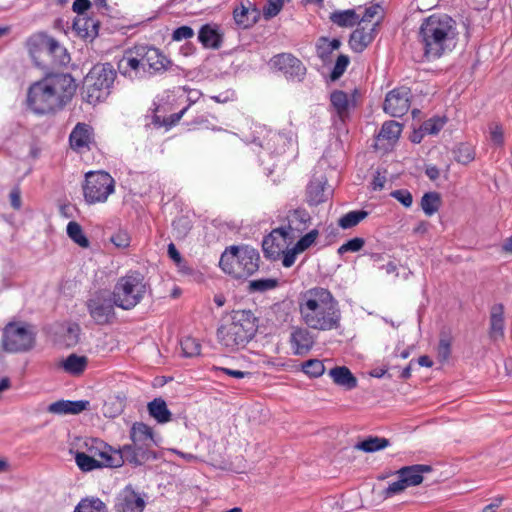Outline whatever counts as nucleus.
<instances>
[{"mask_svg":"<svg viewBox=\"0 0 512 512\" xmlns=\"http://www.w3.org/2000/svg\"><path fill=\"white\" fill-rule=\"evenodd\" d=\"M257 322L258 319L250 310L234 311L231 322L217 330L220 344L230 352L245 348L257 332Z\"/></svg>","mask_w":512,"mask_h":512,"instance_id":"5","label":"nucleus"},{"mask_svg":"<svg viewBox=\"0 0 512 512\" xmlns=\"http://www.w3.org/2000/svg\"><path fill=\"white\" fill-rule=\"evenodd\" d=\"M350 63V59L347 55H339L337 60H336V63L332 69V72L330 74V78L332 81H335L337 79H339L343 73L346 71L348 65Z\"/></svg>","mask_w":512,"mask_h":512,"instance_id":"51","label":"nucleus"},{"mask_svg":"<svg viewBox=\"0 0 512 512\" xmlns=\"http://www.w3.org/2000/svg\"><path fill=\"white\" fill-rule=\"evenodd\" d=\"M86 453L107 468H118L123 465L120 452L98 438L85 442Z\"/></svg>","mask_w":512,"mask_h":512,"instance_id":"15","label":"nucleus"},{"mask_svg":"<svg viewBox=\"0 0 512 512\" xmlns=\"http://www.w3.org/2000/svg\"><path fill=\"white\" fill-rule=\"evenodd\" d=\"M299 312L302 321L310 329L331 331L341 326L339 302L326 288L308 289L299 302Z\"/></svg>","mask_w":512,"mask_h":512,"instance_id":"3","label":"nucleus"},{"mask_svg":"<svg viewBox=\"0 0 512 512\" xmlns=\"http://www.w3.org/2000/svg\"><path fill=\"white\" fill-rule=\"evenodd\" d=\"M67 235L71 240H73L77 245L82 248H88L90 242L88 238L85 236L81 225L75 221H70L67 225Z\"/></svg>","mask_w":512,"mask_h":512,"instance_id":"42","label":"nucleus"},{"mask_svg":"<svg viewBox=\"0 0 512 512\" xmlns=\"http://www.w3.org/2000/svg\"><path fill=\"white\" fill-rule=\"evenodd\" d=\"M130 439L132 442H148L156 444L151 427L143 422H135L130 429Z\"/></svg>","mask_w":512,"mask_h":512,"instance_id":"34","label":"nucleus"},{"mask_svg":"<svg viewBox=\"0 0 512 512\" xmlns=\"http://www.w3.org/2000/svg\"><path fill=\"white\" fill-rule=\"evenodd\" d=\"M454 157L458 163L467 165L475 159V150L468 143H460L454 150Z\"/></svg>","mask_w":512,"mask_h":512,"instance_id":"44","label":"nucleus"},{"mask_svg":"<svg viewBox=\"0 0 512 512\" xmlns=\"http://www.w3.org/2000/svg\"><path fill=\"white\" fill-rule=\"evenodd\" d=\"M90 403L87 400H59L51 403L47 410L50 413L58 414V415H66V414H79L82 411L88 409Z\"/></svg>","mask_w":512,"mask_h":512,"instance_id":"26","label":"nucleus"},{"mask_svg":"<svg viewBox=\"0 0 512 512\" xmlns=\"http://www.w3.org/2000/svg\"><path fill=\"white\" fill-rule=\"evenodd\" d=\"M505 318L504 306L501 303L494 304L490 309V328L489 335L493 340L504 336Z\"/></svg>","mask_w":512,"mask_h":512,"instance_id":"29","label":"nucleus"},{"mask_svg":"<svg viewBox=\"0 0 512 512\" xmlns=\"http://www.w3.org/2000/svg\"><path fill=\"white\" fill-rule=\"evenodd\" d=\"M390 445V441L384 437L369 436L364 440L358 442L355 448L367 453H373L379 450H383Z\"/></svg>","mask_w":512,"mask_h":512,"instance_id":"37","label":"nucleus"},{"mask_svg":"<svg viewBox=\"0 0 512 512\" xmlns=\"http://www.w3.org/2000/svg\"><path fill=\"white\" fill-rule=\"evenodd\" d=\"M319 230L312 229L308 231L306 234H302L298 241L293 245L292 248L285 254L284 259L282 260V265L285 268H290L296 261V257L298 254L305 252L309 249L313 244H315L317 238L319 237Z\"/></svg>","mask_w":512,"mask_h":512,"instance_id":"21","label":"nucleus"},{"mask_svg":"<svg viewBox=\"0 0 512 512\" xmlns=\"http://www.w3.org/2000/svg\"><path fill=\"white\" fill-rule=\"evenodd\" d=\"M270 65L281 72L287 81L300 83L304 80L307 68L303 62L291 53H279L270 60Z\"/></svg>","mask_w":512,"mask_h":512,"instance_id":"13","label":"nucleus"},{"mask_svg":"<svg viewBox=\"0 0 512 512\" xmlns=\"http://www.w3.org/2000/svg\"><path fill=\"white\" fill-rule=\"evenodd\" d=\"M380 9L379 5H372L365 9L363 16L358 21V25H367V24H376L378 25V21L373 22V19L378 14Z\"/></svg>","mask_w":512,"mask_h":512,"instance_id":"54","label":"nucleus"},{"mask_svg":"<svg viewBox=\"0 0 512 512\" xmlns=\"http://www.w3.org/2000/svg\"><path fill=\"white\" fill-rule=\"evenodd\" d=\"M402 132V126L393 120H389L383 123L381 130L377 136V138L388 140V141H396Z\"/></svg>","mask_w":512,"mask_h":512,"instance_id":"41","label":"nucleus"},{"mask_svg":"<svg viewBox=\"0 0 512 512\" xmlns=\"http://www.w3.org/2000/svg\"><path fill=\"white\" fill-rule=\"evenodd\" d=\"M9 198H10V203H11V206L16 209V210H19L21 208V191L18 187H15L11 190L10 194H9Z\"/></svg>","mask_w":512,"mask_h":512,"instance_id":"62","label":"nucleus"},{"mask_svg":"<svg viewBox=\"0 0 512 512\" xmlns=\"http://www.w3.org/2000/svg\"><path fill=\"white\" fill-rule=\"evenodd\" d=\"M215 370L237 379L251 377L252 375V373L249 371L234 370L225 367H215Z\"/></svg>","mask_w":512,"mask_h":512,"instance_id":"60","label":"nucleus"},{"mask_svg":"<svg viewBox=\"0 0 512 512\" xmlns=\"http://www.w3.org/2000/svg\"><path fill=\"white\" fill-rule=\"evenodd\" d=\"M441 204L440 194L434 191L424 193L420 202V206L427 216H432L438 212Z\"/></svg>","mask_w":512,"mask_h":512,"instance_id":"38","label":"nucleus"},{"mask_svg":"<svg viewBox=\"0 0 512 512\" xmlns=\"http://www.w3.org/2000/svg\"><path fill=\"white\" fill-rule=\"evenodd\" d=\"M489 133L490 139L495 145L500 147L504 145V132L500 123L489 124Z\"/></svg>","mask_w":512,"mask_h":512,"instance_id":"52","label":"nucleus"},{"mask_svg":"<svg viewBox=\"0 0 512 512\" xmlns=\"http://www.w3.org/2000/svg\"><path fill=\"white\" fill-rule=\"evenodd\" d=\"M302 371L312 378L320 377L325 372V366L321 360L309 359L302 363Z\"/></svg>","mask_w":512,"mask_h":512,"instance_id":"47","label":"nucleus"},{"mask_svg":"<svg viewBox=\"0 0 512 512\" xmlns=\"http://www.w3.org/2000/svg\"><path fill=\"white\" fill-rule=\"evenodd\" d=\"M431 471L432 467L425 464H415L400 468L395 472L399 479L389 484L383 492L384 497L390 498L403 492L407 487H413L421 484L424 479L423 474Z\"/></svg>","mask_w":512,"mask_h":512,"instance_id":"11","label":"nucleus"},{"mask_svg":"<svg viewBox=\"0 0 512 512\" xmlns=\"http://www.w3.org/2000/svg\"><path fill=\"white\" fill-rule=\"evenodd\" d=\"M279 281L274 278L257 279L249 282L248 289L250 292H266L278 287Z\"/></svg>","mask_w":512,"mask_h":512,"instance_id":"45","label":"nucleus"},{"mask_svg":"<svg viewBox=\"0 0 512 512\" xmlns=\"http://www.w3.org/2000/svg\"><path fill=\"white\" fill-rule=\"evenodd\" d=\"M451 354V342L448 338H441L437 347V356L441 362L447 361Z\"/></svg>","mask_w":512,"mask_h":512,"instance_id":"56","label":"nucleus"},{"mask_svg":"<svg viewBox=\"0 0 512 512\" xmlns=\"http://www.w3.org/2000/svg\"><path fill=\"white\" fill-rule=\"evenodd\" d=\"M198 40L207 49H219L222 46L223 34L216 24H204L198 32Z\"/></svg>","mask_w":512,"mask_h":512,"instance_id":"25","label":"nucleus"},{"mask_svg":"<svg viewBox=\"0 0 512 512\" xmlns=\"http://www.w3.org/2000/svg\"><path fill=\"white\" fill-rule=\"evenodd\" d=\"M365 245V239L361 237H355L344 244H342L338 249L337 253L338 255L342 256L343 254L347 252H358L360 251Z\"/></svg>","mask_w":512,"mask_h":512,"instance_id":"49","label":"nucleus"},{"mask_svg":"<svg viewBox=\"0 0 512 512\" xmlns=\"http://www.w3.org/2000/svg\"><path fill=\"white\" fill-rule=\"evenodd\" d=\"M149 415L158 423L165 424L171 421L172 413L168 409L165 400L161 397L155 398L147 405Z\"/></svg>","mask_w":512,"mask_h":512,"instance_id":"32","label":"nucleus"},{"mask_svg":"<svg viewBox=\"0 0 512 512\" xmlns=\"http://www.w3.org/2000/svg\"><path fill=\"white\" fill-rule=\"evenodd\" d=\"M292 242L285 227L275 228L262 241L264 256L272 261L283 260Z\"/></svg>","mask_w":512,"mask_h":512,"instance_id":"14","label":"nucleus"},{"mask_svg":"<svg viewBox=\"0 0 512 512\" xmlns=\"http://www.w3.org/2000/svg\"><path fill=\"white\" fill-rule=\"evenodd\" d=\"M180 346L185 357H194L200 354L201 345L196 338L186 336L181 339Z\"/></svg>","mask_w":512,"mask_h":512,"instance_id":"46","label":"nucleus"},{"mask_svg":"<svg viewBox=\"0 0 512 512\" xmlns=\"http://www.w3.org/2000/svg\"><path fill=\"white\" fill-rule=\"evenodd\" d=\"M88 366V358L84 355L80 356L75 353L68 355L60 363V367L72 376H80Z\"/></svg>","mask_w":512,"mask_h":512,"instance_id":"31","label":"nucleus"},{"mask_svg":"<svg viewBox=\"0 0 512 512\" xmlns=\"http://www.w3.org/2000/svg\"><path fill=\"white\" fill-rule=\"evenodd\" d=\"M76 88L77 84L71 74H48L29 86L27 107L37 115L56 113L72 100Z\"/></svg>","mask_w":512,"mask_h":512,"instance_id":"1","label":"nucleus"},{"mask_svg":"<svg viewBox=\"0 0 512 512\" xmlns=\"http://www.w3.org/2000/svg\"><path fill=\"white\" fill-rule=\"evenodd\" d=\"M36 331L26 322H9L3 329L2 346L7 352H26L35 345Z\"/></svg>","mask_w":512,"mask_h":512,"instance_id":"9","label":"nucleus"},{"mask_svg":"<svg viewBox=\"0 0 512 512\" xmlns=\"http://www.w3.org/2000/svg\"><path fill=\"white\" fill-rule=\"evenodd\" d=\"M289 343L294 355L303 356L311 351L315 344V337L308 327H292Z\"/></svg>","mask_w":512,"mask_h":512,"instance_id":"19","label":"nucleus"},{"mask_svg":"<svg viewBox=\"0 0 512 512\" xmlns=\"http://www.w3.org/2000/svg\"><path fill=\"white\" fill-rule=\"evenodd\" d=\"M92 141L91 127L85 123H78L69 136L70 146L73 150L81 151L84 148L89 149Z\"/></svg>","mask_w":512,"mask_h":512,"instance_id":"27","label":"nucleus"},{"mask_svg":"<svg viewBox=\"0 0 512 512\" xmlns=\"http://www.w3.org/2000/svg\"><path fill=\"white\" fill-rule=\"evenodd\" d=\"M91 7V2L89 0H74L73 2V11L78 14L85 13Z\"/></svg>","mask_w":512,"mask_h":512,"instance_id":"64","label":"nucleus"},{"mask_svg":"<svg viewBox=\"0 0 512 512\" xmlns=\"http://www.w3.org/2000/svg\"><path fill=\"white\" fill-rule=\"evenodd\" d=\"M260 254L248 245H232L225 249L219 261L224 273L235 279H247L259 269Z\"/></svg>","mask_w":512,"mask_h":512,"instance_id":"6","label":"nucleus"},{"mask_svg":"<svg viewBox=\"0 0 512 512\" xmlns=\"http://www.w3.org/2000/svg\"><path fill=\"white\" fill-rule=\"evenodd\" d=\"M116 76L111 63L95 64L84 78L83 99L89 104L106 100L111 94Z\"/></svg>","mask_w":512,"mask_h":512,"instance_id":"7","label":"nucleus"},{"mask_svg":"<svg viewBox=\"0 0 512 512\" xmlns=\"http://www.w3.org/2000/svg\"><path fill=\"white\" fill-rule=\"evenodd\" d=\"M47 60V65L50 64L53 67L65 66L70 61V56L60 43L54 50L53 54Z\"/></svg>","mask_w":512,"mask_h":512,"instance_id":"48","label":"nucleus"},{"mask_svg":"<svg viewBox=\"0 0 512 512\" xmlns=\"http://www.w3.org/2000/svg\"><path fill=\"white\" fill-rule=\"evenodd\" d=\"M117 452H120L123 464L127 462L133 466H141L157 458L156 452L150 447L122 446Z\"/></svg>","mask_w":512,"mask_h":512,"instance_id":"20","label":"nucleus"},{"mask_svg":"<svg viewBox=\"0 0 512 512\" xmlns=\"http://www.w3.org/2000/svg\"><path fill=\"white\" fill-rule=\"evenodd\" d=\"M328 375L331 377L334 384L344 388L345 390H352L358 385L357 378L346 366H336L329 370Z\"/></svg>","mask_w":512,"mask_h":512,"instance_id":"30","label":"nucleus"},{"mask_svg":"<svg viewBox=\"0 0 512 512\" xmlns=\"http://www.w3.org/2000/svg\"><path fill=\"white\" fill-rule=\"evenodd\" d=\"M286 232L290 235V240L300 237L308 230L312 223L310 213L304 208H296L288 211L286 215Z\"/></svg>","mask_w":512,"mask_h":512,"instance_id":"18","label":"nucleus"},{"mask_svg":"<svg viewBox=\"0 0 512 512\" xmlns=\"http://www.w3.org/2000/svg\"><path fill=\"white\" fill-rule=\"evenodd\" d=\"M81 332V328L78 324H70L65 333V339L67 342V345L72 346L76 345L79 341V335Z\"/></svg>","mask_w":512,"mask_h":512,"instance_id":"57","label":"nucleus"},{"mask_svg":"<svg viewBox=\"0 0 512 512\" xmlns=\"http://www.w3.org/2000/svg\"><path fill=\"white\" fill-rule=\"evenodd\" d=\"M113 296L107 291H97L86 301L89 315L97 325H107L115 318Z\"/></svg>","mask_w":512,"mask_h":512,"instance_id":"12","label":"nucleus"},{"mask_svg":"<svg viewBox=\"0 0 512 512\" xmlns=\"http://www.w3.org/2000/svg\"><path fill=\"white\" fill-rule=\"evenodd\" d=\"M317 56L322 60L326 61L330 58L332 51L328 45V38L321 37L316 44Z\"/></svg>","mask_w":512,"mask_h":512,"instance_id":"55","label":"nucleus"},{"mask_svg":"<svg viewBox=\"0 0 512 512\" xmlns=\"http://www.w3.org/2000/svg\"><path fill=\"white\" fill-rule=\"evenodd\" d=\"M188 107L183 108L178 113L171 114L167 119L163 120V125L166 127H172L176 123L179 122V120L182 118V116L185 114V112L188 110Z\"/></svg>","mask_w":512,"mask_h":512,"instance_id":"63","label":"nucleus"},{"mask_svg":"<svg viewBox=\"0 0 512 512\" xmlns=\"http://www.w3.org/2000/svg\"><path fill=\"white\" fill-rule=\"evenodd\" d=\"M328 199L326 180L313 178L306 188V201L310 206H317Z\"/></svg>","mask_w":512,"mask_h":512,"instance_id":"28","label":"nucleus"},{"mask_svg":"<svg viewBox=\"0 0 512 512\" xmlns=\"http://www.w3.org/2000/svg\"><path fill=\"white\" fill-rule=\"evenodd\" d=\"M149 284L138 271H129L121 276L114 285L112 296L116 307L123 310H132L144 298Z\"/></svg>","mask_w":512,"mask_h":512,"instance_id":"8","label":"nucleus"},{"mask_svg":"<svg viewBox=\"0 0 512 512\" xmlns=\"http://www.w3.org/2000/svg\"><path fill=\"white\" fill-rule=\"evenodd\" d=\"M411 97L410 88L406 86L394 88L386 94L383 104L384 112L396 118L404 116L410 108Z\"/></svg>","mask_w":512,"mask_h":512,"instance_id":"16","label":"nucleus"},{"mask_svg":"<svg viewBox=\"0 0 512 512\" xmlns=\"http://www.w3.org/2000/svg\"><path fill=\"white\" fill-rule=\"evenodd\" d=\"M260 16V11L255 4L250 1L240 3L239 6L233 10V18L235 23L242 28H249L253 26Z\"/></svg>","mask_w":512,"mask_h":512,"instance_id":"24","label":"nucleus"},{"mask_svg":"<svg viewBox=\"0 0 512 512\" xmlns=\"http://www.w3.org/2000/svg\"><path fill=\"white\" fill-rule=\"evenodd\" d=\"M330 102L339 119L344 122L349 116L350 107L353 106V103L348 98V94L341 90H335L330 95Z\"/></svg>","mask_w":512,"mask_h":512,"instance_id":"33","label":"nucleus"},{"mask_svg":"<svg viewBox=\"0 0 512 512\" xmlns=\"http://www.w3.org/2000/svg\"><path fill=\"white\" fill-rule=\"evenodd\" d=\"M376 24L359 25L350 35L349 45L356 53H361L374 40Z\"/></svg>","mask_w":512,"mask_h":512,"instance_id":"22","label":"nucleus"},{"mask_svg":"<svg viewBox=\"0 0 512 512\" xmlns=\"http://www.w3.org/2000/svg\"><path fill=\"white\" fill-rule=\"evenodd\" d=\"M445 121L441 118H430L426 120L420 127L424 134L436 135L444 127Z\"/></svg>","mask_w":512,"mask_h":512,"instance_id":"50","label":"nucleus"},{"mask_svg":"<svg viewBox=\"0 0 512 512\" xmlns=\"http://www.w3.org/2000/svg\"><path fill=\"white\" fill-rule=\"evenodd\" d=\"M48 36L49 35L46 33L40 32L31 35L26 41L27 50L38 67L47 66V60L44 59V52Z\"/></svg>","mask_w":512,"mask_h":512,"instance_id":"23","label":"nucleus"},{"mask_svg":"<svg viewBox=\"0 0 512 512\" xmlns=\"http://www.w3.org/2000/svg\"><path fill=\"white\" fill-rule=\"evenodd\" d=\"M173 62L159 48L136 44L124 51L118 62L119 72L131 80L145 79L170 70Z\"/></svg>","mask_w":512,"mask_h":512,"instance_id":"4","label":"nucleus"},{"mask_svg":"<svg viewBox=\"0 0 512 512\" xmlns=\"http://www.w3.org/2000/svg\"><path fill=\"white\" fill-rule=\"evenodd\" d=\"M115 190V180L105 171H90L85 175L84 199L88 204L104 203Z\"/></svg>","mask_w":512,"mask_h":512,"instance_id":"10","label":"nucleus"},{"mask_svg":"<svg viewBox=\"0 0 512 512\" xmlns=\"http://www.w3.org/2000/svg\"><path fill=\"white\" fill-rule=\"evenodd\" d=\"M73 512H107V506L98 497H86L79 501Z\"/></svg>","mask_w":512,"mask_h":512,"instance_id":"39","label":"nucleus"},{"mask_svg":"<svg viewBox=\"0 0 512 512\" xmlns=\"http://www.w3.org/2000/svg\"><path fill=\"white\" fill-rule=\"evenodd\" d=\"M273 143V144H281L282 146L280 148H275L273 150V152L277 153V154H281L285 151V143H286V138L284 137L283 134L281 133H274L271 138L269 139L267 145H268V148L270 149V143Z\"/></svg>","mask_w":512,"mask_h":512,"instance_id":"61","label":"nucleus"},{"mask_svg":"<svg viewBox=\"0 0 512 512\" xmlns=\"http://www.w3.org/2000/svg\"><path fill=\"white\" fill-rule=\"evenodd\" d=\"M194 36V30L190 26H180L176 28L172 33V39L174 41H182L185 39H190Z\"/></svg>","mask_w":512,"mask_h":512,"instance_id":"59","label":"nucleus"},{"mask_svg":"<svg viewBox=\"0 0 512 512\" xmlns=\"http://www.w3.org/2000/svg\"><path fill=\"white\" fill-rule=\"evenodd\" d=\"M457 21L449 14L434 12L423 18L417 31V42L426 61H435L452 52L459 40Z\"/></svg>","mask_w":512,"mask_h":512,"instance_id":"2","label":"nucleus"},{"mask_svg":"<svg viewBox=\"0 0 512 512\" xmlns=\"http://www.w3.org/2000/svg\"><path fill=\"white\" fill-rule=\"evenodd\" d=\"M145 506V494L127 485L116 495L114 509L115 512H143Z\"/></svg>","mask_w":512,"mask_h":512,"instance_id":"17","label":"nucleus"},{"mask_svg":"<svg viewBox=\"0 0 512 512\" xmlns=\"http://www.w3.org/2000/svg\"><path fill=\"white\" fill-rule=\"evenodd\" d=\"M73 27L84 38L93 40L98 35L99 24L91 18H77Z\"/></svg>","mask_w":512,"mask_h":512,"instance_id":"36","label":"nucleus"},{"mask_svg":"<svg viewBox=\"0 0 512 512\" xmlns=\"http://www.w3.org/2000/svg\"><path fill=\"white\" fill-rule=\"evenodd\" d=\"M391 197L400 202L404 207L409 208L413 203V196L407 189H398L391 192Z\"/></svg>","mask_w":512,"mask_h":512,"instance_id":"53","label":"nucleus"},{"mask_svg":"<svg viewBox=\"0 0 512 512\" xmlns=\"http://www.w3.org/2000/svg\"><path fill=\"white\" fill-rule=\"evenodd\" d=\"M111 242L118 248H126L130 244V236L126 231L119 230L111 236Z\"/></svg>","mask_w":512,"mask_h":512,"instance_id":"58","label":"nucleus"},{"mask_svg":"<svg viewBox=\"0 0 512 512\" xmlns=\"http://www.w3.org/2000/svg\"><path fill=\"white\" fill-rule=\"evenodd\" d=\"M369 213L365 210H353L344 214L338 220V225L342 229H350L357 226L361 221L367 218Z\"/></svg>","mask_w":512,"mask_h":512,"instance_id":"40","label":"nucleus"},{"mask_svg":"<svg viewBox=\"0 0 512 512\" xmlns=\"http://www.w3.org/2000/svg\"><path fill=\"white\" fill-rule=\"evenodd\" d=\"M75 461L79 469L83 472H90L104 467L98 462V459L92 458L86 452H77Z\"/></svg>","mask_w":512,"mask_h":512,"instance_id":"43","label":"nucleus"},{"mask_svg":"<svg viewBox=\"0 0 512 512\" xmlns=\"http://www.w3.org/2000/svg\"><path fill=\"white\" fill-rule=\"evenodd\" d=\"M329 19L339 27H353L358 24L359 15L354 9L339 10L331 13Z\"/></svg>","mask_w":512,"mask_h":512,"instance_id":"35","label":"nucleus"}]
</instances>
